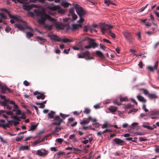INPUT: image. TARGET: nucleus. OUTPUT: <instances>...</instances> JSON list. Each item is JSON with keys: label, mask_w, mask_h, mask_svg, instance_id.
I'll list each match as a JSON object with an SVG mask.
<instances>
[{"label": "nucleus", "mask_w": 159, "mask_h": 159, "mask_svg": "<svg viewBox=\"0 0 159 159\" xmlns=\"http://www.w3.org/2000/svg\"><path fill=\"white\" fill-rule=\"evenodd\" d=\"M34 11L35 15L39 18L38 22L40 24H44L47 19L51 21H54V19L47 14L45 11H40L37 9H34Z\"/></svg>", "instance_id": "obj_1"}, {"label": "nucleus", "mask_w": 159, "mask_h": 159, "mask_svg": "<svg viewBox=\"0 0 159 159\" xmlns=\"http://www.w3.org/2000/svg\"><path fill=\"white\" fill-rule=\"evenodd\" d=\"M74 7L75 9L76 12L80 17V19L78 20V22L80 23L83 22L84 21L83 17L86 14V13L82 7L77 4L75 5Z\"/></svg>", "instance_id": "obj_2"}, {"label": "nucleus", "mask_w": 159, "mask_h": 159, "mask_svg": "<svg viewBox=\"0 0 159 159\" xmlns=\"http://www.w3.org/2000/svg\"><path fill=\"white\" fill-rule=\"evenodd\" d=\"M15 26L20 30H23L25 29H28L31 31H33V30L30 26H28L26 22L21 20H20V23L15 24Z\"/></svg>", "instance_id": "obj_3"}, {"label": "nucleus", "mask_w": 159, "mask_h": 159, "mask_svg": "<svg viewBox=\"0 0 159 159\" xmlns=\"http://www.w3.org/2000/svg\"><path fill=\"white\" fill-rule=\"evenodd\" d=\"M54 120L55 121L52 123V125H59L63 122V120L61 119L59 116H56L54 118Z\"/></svg>", "instance_id": "obj_4"}, {"label": "nucleus", "mask_w": 159, "mask_h": 159, "mask_svg": "<svg viewBox=\"0 0 159 159\" xmlns=\"http://www.w3.org/2000/svg\"><path fill=\"white\" fill-rule=\"evenodd\" d=\"M36 5L32 4L30 5L27 3H24L23 5V8L25 10L29 11L34 7H35Z\"/></svg>", "instance_id": "obj_5"}, {"label": "nucleus", "mask_w": 159, "mask_h": 159, "mask_svg": "<svg viewBox=\"0 0 159 159\" xmlns=\"http://www.w3.org/2000/svg\"><path fill=\"white\" fill-rule=\"evenodd\" d=\"M50 9L52 11H55L57 10H58V12L59 13L64 14L65 13V11L64 10L61 9L59 6H55L50 8Z\"/></svg>", "instance_id": "obj_6"}, {"label": "nucleus", "mask_w": 159, "mask_h": 159, "mask_svg": "<svg viewBox=\"0 0 159 159\" xmlns=\"http://www.w3.org/2000/svg\"><path fill=\"white\" fill-rule=\"evenodd\" d=\"M0 88L1 90V92L3 93H5L6 90H7L9 93L11 92V91L9 88L1 83H0Z\"/></svg>", "instance_id": "obj_7"}, {"label": "nucleus", "mask_w": 159, "mask_h": 159, "mask_svg": "<svg viewBox=\"0 0 159 159\" xmlns=\"http://www.w3.org/2000/svg\"><path fill=\"white\" fill-rule=\"evenodd\" d=\"M9 16L10 18L13 19L10 20V22L11 24H14L15 23V20L16 21H20L21 20L20 17H18L17 16H13L11 14H10Z\"/></svg>", "instance_id": "obj_8"}, {"label": "nucleus", "mask_w": 159, "mask_h": 159, "mask_svg": "<svg viewBox=\"0 0 159 159\" xmlns=\"http://www.w3.org/2000/svg\"><path fill=\"white\" fill-rule=\"evenodd\" d=\"M12 119H13V120H11L12 122H13L15 125H18L19 123V121L20 120L19 117L16 116H11Z\"/></svg>", "instance_id": "obj_9"}, {"label": "nucleus", "mask_w": 159, "mask_h": 159, "mask_svg": "<svg viewBox=\"0 0 159 159\" xmlns=\"http://www.w3.org/2000/svg\"><path fill=\"white\" fill-rule=\"evenodd\" d=\"M43 150L44 151V152H42L41 150H38L36 151V154L41 157H44L47 155L48 153V151L46 150L45 149H44Z\"/></svg>", "instance_id": "obj_10"}, {"label": "nucleus", "mask_w": 159, "mask_h": 159, "mask_svg": "<svg viewBox=\"0 0 159 159\" xmlns=\"http://www.w3.org/2000/svg\"><path fill=\"white\" fill-rule=\"evenodd\" d=\"M115 144L118 145H122L125 143V141L119 138H115L113 140Z\"/></svg>", "instance_id": "obj_11"}, {"label": "nucleus", "mask_w": 159, "mask_h": 159, "mask_svg": "<svg viewBox=\"0 0 159 159\" xmlns=\"http://www.w3.org/2000/svg\"><path fill=\"white\" fill-rule=\"evenodd\" d=\"M158 64V61H157L155 63L154 66L152 67L151 66H148L147 67L148 69L151 71H153L154 70H156L157 69Z\"/></svg>", "instance_id": "obj_12"}, {"label": "nucleus", "mask_w": 159, "mask_h": 159, "mask_svg": "<svg viewBox=\"0 0 159 159\" xmlns=\"http://www.w3.org/2000/svg\"><path fill=\"white\" fill-rule=\"evenodd\" d=\"M48 37L52 40L57 41H61V38L57 35H48Z\"/></svg>", "instance_id": "obj_13"}, {"label": "nucleus", "mask_w": 159, "mask_h": 159, "mask_svg": "<svg viewBox=\"0 0 159 159\" xmlns=\"http://www.w3.org/2000/svg\"><path fill=\"white\" fill-rule=\"evenodd\" d=\"M83 53L84 57H85V59L86 60H89L93 59V57H89L90 52L89 51H86Z\"/></svg>", "instance_id": "obj_14"}, {"label": "nucleus", "mask_w": 159, "mask_h": 159, "mask_svg": "<svg viewBox=\"0 0 159 159\" xmlns=\"http://www.w3.org/2000/svg\"><path fill=\"white\" fill-rule=\"evenodd\" d=\"M89 43L91 48H95L96 47H98V44L95 42L93 39H91L90 40Z\"/></svg>", "instance_id": "obj_15"}, {"label": "nucleus", "mask_w": 159, "mask_h": 159, "mask_svg": "<svg viewBox=\"0 0 159 159\" xmlns=\"http://www.w3.org/2000/svg\"><path fill=\"white\" fill-rule=\"evenodd\" d=\"M82 25L80 24H73L72 25L71 28V30H78L79 28H81Z\"/></svg>", "instance_id": "obj_16"}, {"label": "nucleus", "mask_w": 159, "mask_h": 159, "mask_svg": "<svg viewBox=\"0 0 159 159\" xmlns=\"http://www.w3.org/2000/svg\"><path fill=\"white\" fill-rule=\"evenodd\" d=\"M117 109V107L114 106H111L109 108V110L113 114L116 111Z\"/></svg>", "instance_id": "obj_17"}, {"label": "nucleus", "mask_w": 159, "mask_h": 159, "mask_svg": "<svg viewBox=\"0 0 159 159\" xmlns=\"http://www.w3.org/2000/svg\"><path fill=\"white\" fill-rule=\"evenodd\" d=\"M138 100L142 102H146V100L141 95H138L137 97Z\"/></svg>", "instance_id": "obj_18"}, {"label": "nucleus", "mask_w": 159, "mask_h": 159, "mask_svg": "<svg viewBox=\"0 0 159 159\" xmlns=\"http://www.w3.org/2000/svg\"><path fill=\"white\" fill-rule=\"evenodd\" d=\"M69 139L72 140L73 142L78 141V139L76 138L75 134L70 135L69 136Z\"/></svg>", "instance_id": "obj_19"}, {"label": "nucleus", "mask_w": 159, "mask_h": 159, "mask_svg": "<svg viewBox=\"0 0 159 159\" xmlns=\"http://www.w3.org/2000/svg\"><path fill=\"white\" fill-rule=\"evenodd\" d=\"M104 2L107 6H109L111 4L116 5V4L111 0H105Z\"/></svg>", "instance_id": "obj_20"}, {"label": "nucleus", "mask_w": 159, "mask_h": 159, "mask_svg": "<svg viewBox=\"0 0 159 159\" xmlns=\"http://www.w3.org/2000/svg\"><path fill=\"white\" fill-rule=\"evenodd\" d=\"M45 95L44 94V93H40V94L37 95L36 98L38 99H41L42 100H43L45 98Z\"/></svg>", "instance_id": "obj_21"}, {"label": "nucleus", "mask_w": 159, "mask_h": 159, "mask_svg": "<svg viewBox=\"0 0 159 159\" xmlns=\"http://www.w3.org/2000/svg\"><path fill=\"white\" fill-rule=\"evenodd\" d=\"M38 125V123L35 125H31L30 129L28 130L29 131H33L34 130L37 128Z\"/></svg>", "instance_id": "obj_22"}, {"label": "nucleus", "mask_w": 159, "mask_h": 159, "mask_svg": "<svg viewBox=\"0 0 159 159\" xmlns=\"http://www.w3.org/2000/svg\"><path fill=\"white\" fill-rule=\"evenodd\" d=\"M123 34L126 39H127L131 36V34L127 32H124L123 33Z\"/></svg>", "instance_id": "obj_23"}, {"label": "nucleus", "mask_w": 159, "mask_h": 159, "mask_svg": "<svg viewBox=\"0 0 159 159\" xmlns=\"http://www.w3.org/2000/svg\"><path fill=\"white\" fill-rule=\"evenodd\" d=\"M148 97L151 99H156L157 98V96L156 94L153 93L148 94Z\"/></svg>", "instance_id": "obj_24"}, {"label": "nucleus", "mask_w": 159, "mask_h": 159, "mask_svg": "<svg viewBox=\"0 0 159 159\" xmlns=\"http://www.w3.org/2000/svg\"><path fill=\"white\" fill-rule=\"evenodd\" d=\"M29 149V146H23L19 148V149L20 151L28 150Z\"/></svg>", "instance_id": "obj_25"}, {"label": "nucleus", "mask_w": 159, "mask_h": 159, "mask_svg": "<svg viewBox=\"0 0 159 159\" xmlns=\"http://www.w3.org/2000/svg\"><path fill=\"white\" fill-rule=\"evenodd\" d=\"M96 54L102 58H104V56L103 53L100 51H97L96 52Z\"/></svg>", "instance_id": "obj_26"}, {"label": "nucleus", "mask_w": 159, "mask_h": 159, "mask_svg": "<svg viewBox=\"0 0 159 159\" xmlns=\"http://www.w3.org/2000/svg\"><path fill=\"white\" fill-rule=\"evenodd\" d=\"M71 151L72 153H80L81 151L78 148H75L72 147Z\"/></svg>", "instance_id": "obj_27"}, {"label": "nucleus", "mask_w": 159, "mask_h": 159, "mask_svg": "<svg viewBox=\"0 0 159 159\" xmlns=\"http://www.w3.org/2000/svg\"><path fill=\"white\" fill-rule=\"evenodd\" d=\"M55 114V112L54 111H51L48 114V116L50 118L52 119L53 118Z\"/></svg>", "instance_id": "obj_28"}, {"label": "nucleus", "mask_w": 159, "mask_h": 159, "mask_svg": "<svg viewBox=\"0 0 159 159\" xmlns=\"http://www.w3.org/2000/svg\"><path fill=\"white\" fill-rule=\"evenodd\" d=\"M61 4L65 8L68 7L70 4V3L65 2H61Z\"/></svg>", "instance_id": "obj_29"}, {"label": "nucleus", "mask_w": 159, "mask_h": 159, "mask_svg": "<svg viewBox=\"0 0 159 159\" xmlns=\"http://www.w3.org/2000/svg\"><path fill=\"white\" fill-rule=\"evenodd\" d=\"M26 35L27 37L30 39L33 36V34L30 32H26Z\"/></svg>", "instance_id": "obj_30"}, {"label": "nucleus", "mask_w": 159, "mask_h": 159, "mask_svg": "<svg viewBox=\"0 0 159 159\" xmlns=\"http://www.w3.org/2000/svg\"><path fill=\"white\" fill-rule=\"evenodd\" d=\"M142 126L144 128H147L150 130H153V128L149 125H143Z\"/></svg>", "instance_id": "obj_31"}, {"label": "nucleus", "mask_w": 159, "mask_h": 159, "mask_svg": "<svg viewBox=\"0 0 159 159\" xmlns=\"http://www.w3.org/2000/svg\"><path fill=\"white\" fill-rule=\"evenodd\" d=\"M89 123V120H88H88H82V121L81 122H80V124L81 125L85 124H88Z\"/></svg>", "instance_id": "obj_32"}, {"label": "nucleus", "mask_w": 159, "mask_h": 159, "mask_svg": "<svg viewBox=\"0 0 159 159\" xmlns=\"http://www.w3.org/2000/svg\"><path fill=\"white\" fill-rule=\"evenodd\" d=\"M88 119L90 121H91L93 122H95L97 121V120L95 118H93L91 116H89L88 117Z\"/></svg>", "instance_id": "obj_33"}, {"label": "nucleus", "mask_w": 159, "mask_h": 159, "mask_svg": "<svg viewBox=\"0 0 159 159\" xmlns=\"http://www.w3.org/2000/svg\"><path fill=\"white\" fill-rule=\"evenodd\" d=\"M134 38L131 36L128 39H126L130 43H131L133 41Z\"/></svg>", "instance_id": "obj_34"}, {"label": "nucleus", "mask_w": 159, "mask_h": 159, "mask_svg": "<svg viewBox=\"0 0 159 159\" xmlns=\"http://www.w3.org/2000/svg\"><path fill=\"white\" fill-rule=\"evenodd\" d=\"M36 38L39 39V40L40 41H42L44 43L46 42V39H43L41 37H39V36H37L36 37Z\"/></svg>", "instance_id": "obj_35"}, {"label": "nucleus", "mask_w": 159, "mask_h": 159, "mask_svg": "<svg viewBox=\"0 0 159 159\" xmlns=\"http://www.w3.org/2000/svg\"><path fill=\"white\" fill-rule=\"evenodd\" d=\"M74 9L73 8H71L70 9H69V14H68V15H71L74 13Z\"/></svg>", "instance_id": "obj_36"}, {"label": "nucleus", "mask_w": 159, "mask_h": 159, "mask_svg": "<svg viewBox=\"0 0 159 159\" xmlns=\"http://www.w3.org/2000/svg\"><path fill=\"white\" fill-rule=\"evenodd\" d=\"M61 41H62V42H65V43H67L68 42H71L70 40L67 38H65L64 39H61Z\"/></svg>", "instance_id": "obj_37"}, {"label": "nucleus", "mask_w": 159, "mask_h": 159, "mask_svg": "<svg viewBox=\"0 0 159 159\" xmlns=\"http://www.w3.org/2000/svg\"><path fill=\"white\" fill-rule=\"evenodd\" d=\"M40 143H41L40 139H39V140L35 141H34V142H33V145L35 146V145H36Z\"/></svg>", "instance_id": "obj_38"}, {"label": "nucleus", "mask_w": 159, "mask_h": 159, "mask_svg": "<svg viewBox=\"0 0 159 159\" xmlns=\"http://www.w3.org/2000/svg\"><path fill=\"white\" fill-rule=\"evenodd\" d=\"M35 103L37 105H40V106L39 107V108H44L45 107V106L43 104H40V103L38 102H36Z\"/></svg>", "instance_id": "obj_39"}, {"label": "nucleus", "mask_w": 159, "mask_h": 159, "mask_svg": "<svg viewBox=\"0 0 159 159\" xmlns=\"http://www.w3.org/2000/svg\"><path fill=\"white\" fill-rule=\"evenodd\" d=\"M64 141V140L61 138H59L57 139L56 140V141L59 143L60 144H61Z\"/></svg>", "instance_id": "obj_40"}, {"label": "nucleus", "mask_w": 159, "mask_h": 159, "mask_svg": "<svg viewBox=\"0 0 159 159\" xmlns=\"http://www.w3.org/2000/svg\"><path fill=\"white\" fill-rule=\"evenodd\" d=\"M90 112V110L88 108H86L85 110H84V112L85 113V114H88Z\"/></svg>", "instance_id": "obj_41"}, {"label": "nucleus", "mask_w": 159, "mask_h": 159, "mask_svg": "<svg viewBox=\"0 0 159 159\" xmlns=\"http://www.w3.org/2000/svg\"><path fill=\"white\" fill-rule=\"evenodd\" d=\"M71 16H72V19L73 20H76L77 18V15L75 13H74L73 14L71 15Z\"/></svg>", "instance_id": "obj_42"}, {"label": "nucleus", "mask_w": 159, "mask_h": 159, "mask_svg": "<svg viewBox=\"0 0 159 159\" xmlns=\"http://www.w3.org/2000/svg\"><path fill=\"white\" fill-rule=\"evenodd\" d=\"M12 122L11 120L8 121L7 123L5 124L7 126V127H9V125H12Z\"/></svg>", "instance_id": "obj_43"}, {"label": "nucleus", "mask_w": 159, "mask_h": 159, "mask_svg": "<svg viewBox=\"0 0 159 159\" xmlns=\"http://www.w3.org/2000/svg\"><path fill=\"white\" fill-rule=\"evenodd\" d=\"M0 18L1 19H5L6 18V17L5 16L4 14L2 13H0Z\"/></svg>", "instance_id": "obj_44"}, {"label": "nucleus", "mask_w": 159, "mask_h": 159, "mask_svg": "<svg viewBox=\"0 0 159 159\" xmlns=\"http://www.w3.org/2000/svg\"><path fill=\"white\" fill-rule=\"evenodd\" d=\"M141 90L143 91V93L146 95H148L149 94L148 91L145 89H142Z\"/></svg>", "instance_id": "obj_45"}, {"label": "nucleus", "mask_w": 159, "mask_h": 159, "mask_svg": "<svg viewBox=\"0 0 159 159\" xmlns=\"http://www.w3.org/2000/svg\"><path fill=\"white\" fill-rule=\"evenodd\" d=\"M120 100L121 102L128 101L127 98L120 97Z\"/></svg>", "instance_id": "obj_46"}, {"label": "nucleus", "mask_w": 159, "mask_h": 159, "mask_svg": "<svg viewBox=\"0 0 159 159\" xmlns=\"http://www.w3.org/2000/svg\"><path fill=\"white\" fill-rule=\"evenodd\" d=\"M44 132V130L40 131L37 134V137L39 136L42 134Z\"/></svg>", "instance_id": "obj_47"}, {"label": "nucleus", "mask_w": 159, "mask_h": 159, "mask_svg": "<svg viewBox=\"0 0 159 159\" xmlns=\"http://www.w3.org/2000/svg\"><path fill=\"white\" fill-rule=\"evenodd\" d=\"M148 4H147L146 5V6L144 7H142L141 8L140 11H139V12H142L144 11V10L148 7Z\"/></svg>", "instance_id": "obj_48"}, {"label": "nucleus", "mask_w": 159, "mask_h": 159, "mask_svg": "<svg viewBox=\"0 0 159 159\" xmlns=\"http://www.w3.org/2000/svg\"><path fill=\"white\" fill-rule=\"evenodd\" d=\"M132 107V105H131L130 104H128L127 105H125V106H124V107L125 108H131V107Z\"/></svg>", "instance_id": "obj_49"}, {"label": "nucleus", "mask_w": 159, "mask_h": 159, "mask_svg": "<svg viewBox=\"0 0 159 159\" xmlns=\"http://www.w3.org/2000/svg\"><path fill=\"white\" fill-rule=\"evenodd\" d=\"M6 113L7 114L11 116H13V113L12 111H8L6 112Z\"/></svg>", "instance_id": "obj_50"}, {"label": "nucleus", "mask_w": 159, "mask_h": 159, "mask_svg": "<svg viewBox=\"0 0 159 159\" xmlns=\"http://www.w3.org/2000/svg\"><path fill=\"white\" fill-rule=\"evenodd\" d=\"M61 128L60 127H56L55 129V132H58L61 130Z\"/></svg>", "instance_id": "obj_51"}, {"label": "nucleus", "mask_w": 159, "mask_h": 159, "mask_svg": "<svg viewBox=\"0 0 159 159\" xmlns=\"http://www.w3.org/2000/svg\"><path fill=\"white\" fill-rule=\"evenodd\" d=\"M143 109L144 110L145 112H147L148 111V110L146 108V105L145 104L143 105Z\"/></svg>", "instance_id": "obj_52"}, {"label": "nucleus", "mask_w": 159, "mask_h": 159, "mask_svg": "<svg viewBox=\"0 0 159 159\" xmlns=\"http://www.w3.org/2000/svg\"><path fill=\"white\" fill-rule=\"evenodd\" d=\"M16 116H18L20 115L21 114V111L20 110H16Z\"/></svg>", "instance_id": "obj_53"}, {"label": "nucleus", "mask_w": 159, "mask_h": 159, "mask_svg": "<svg viewBox=\"0 0 159 159\" xmlns=\"http://www.w3.org/2000/svg\"><path fill=\"white\" fill-rule=\"evenodd\" d=\"M24 137V136H22L20 137H17L16 138V140L17 141H20L21 140L23 139V138Z\"/></svg>", "instance_id": "obj_54"}, {"label": "nucleus", "mask_w": 159, "mask_h": 159, "mask_svg": "<svg viewBox=\"0 0 159 159\" xmlns=\"http://www.w3.org/2000/svg\"><path fill=\"white\" fill-rule=\"evenodd\" d=\"M101 31L103 34H104L106 32V29L104 27H102L101 29Z\"/></svg>", "instance_id": "obj_55"}, {"label": "nucleus", "mask_w": 159, "mask_h": 159, "mask_svg": "<svg viewBox=\"0 0 159 159\" xmlns=\"http://www.w3.org/2000/svg\"><path fill=\"white\" fill-rule=\"evenodd\" d=\"M57 156H59L61 155H63L64 154V152L62 151H60L59 152L57 153Z\"/></svg>", "instance_id": "obj_56"}, {"label": "nucleus", "mask_w": 159, "mask_h": 159, "mask_svg": "<svg viewBox=\"0 0 159 159\" xmlns=\"http://www.w3.org/2000/svg\"><path fill=\"white\" fill-rule=\"evenodd\" d=\"M89 30V26L88 27L86 26H85L83 29L84 31L85 32H87L88 31V30Z\"/></svg>", "instance_id": "obj_57"}, {"label": "nucleus", "mask_w": 159, "mask_h": 159, "mask_svg": "<svg viewBox=\"0 0 159 159\" xmlns=\"http://www.w3.org/2000/svg\"><path fill=\"white\" fill-rule=\"evenodd\" d=\"M50 150L52 151L56 152L57 150L55 147H52L50 148Z\"/></svg>", "instance_id": "obj_58"}, {"label": "nucleus", "mask_w": 159, "mask_h": 159, "mask_svg": "<svg viewBox=\"0 0 159 159\" xmlns=\"http://www.w3.org/2000/svg\"><path fill=\"white\" fill-rule=\"evenodd\" d=\"M1 105L3 107H5L7 106V103L4 101L1 102Z\"/></svg>", "instance_id": "obj_59"}, {"label": "nucleus", "mask_w": 159, "mask_h": 159, "mask_svg": "<svg viewBox=\"0 0 159 159\" xmlns=\"http://www.w3.org/2000/svg\"><path fill=\"white\" fill-rule=\"evenodd\" d=\"M108 124L106 122L103 125L102 128V129H104L105 128H106V127H108Z\"/></svg>", "instance_id": "obj_60"}, {"label": "nucleus", "mask_w": 159, "mask_h": 159, "mask_svg": "<svg viewBox=\"0 0 159 159\" xmlns=\"http://www.w3.org/2000/svg\"><path fill=\"white\" fill-rule=\"evenodd\" d=\"M11 28L9 27H7L5 29L6 32L7 33H8L9 31L11 30Z\"/></svg>", "instance_id": "obj_61"}, {"label": "nucleus", "mask_w": 159, "mask_h": 159, "mask_svg": "<svg viewBox=\"0 0 159 159\" xmlns=\"http://www.w3.org/2000/svg\"><path fill=\"white\" fill-rule=\"evenodd\" d=\"M24 84L26 86H28L29 85V83L26 80H25L23 82Z\"/></svg>", "instance_id": "obj_62"}, {"label": "nucleus", "mask_w": 159, "mask_h": 159, "mask_svg": "<svg viewBox=\"0 0 159 159\" xmlns=\"http://www.w3.org/2000/svg\"><path fill=\"white\" fill-rule=\"evenodd\" d=\"M137 35L138 37V39L139 40H140L141 39V33L140 32H139L137 34Z\"/></svg>", "instance_id": "obj_63"}, {"label": "nucleus", "mask_w": 159, "mask_h": 159, "mask_svg": "<svg viewBox=\"0 0 159 159\" xmlns=\"http://www.w3.org/2000/svg\"><path fill=\"white\" fill-rule=\"evenodd\" d=\"M60 115L62 117H63L64 119L66 117H67L68 115H64L62 113H60Z\"/></svg>", "instance_id": "obj_64"}]
</instances>
